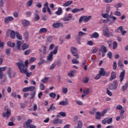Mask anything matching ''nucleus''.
<instances>
[{
    "instance_id": "obj_1",
    "label": "nucleus",
    "mask_w": 128,
    "mask_h": 128,
    "mask_svg": "<svg viewBox=\"0 0 128 128\" xmlns=\"http://www.w3.org/2000/svg\"><path fill=\"white\" fill-rule=\"evenodd\" d=\"M16 66H17L20 70L28 69V62L26 60L24 62V64L23 62H18L16 63Z\"/></svg>"
},
{
    "instance_id": "obj_2",
    "label": "nucleus",
    "mask_w": 128,
    "mask_h": 128,
    "mask_svg": "<svg viewBox=\"0 0 128 128\" xmlns=\"http://www.w3.org/2000/svg\"><path fill=\"white\" fill-rule=\"evenodd\" d=\"M58 46H56L53 51H51L49 54L47 58L48 60L52 62L54 58V54H58Z\"/></svg>"
},
{
    "instance_id": "obj_3",
    "label": "nucleus",
    "mask_w": 128,
    "mask_h": 128,
    "mask_svg": "<svg viewBox=\"0 0 128 128\" xmlns=\"http://www.w3.org/2000/svg\"><path fill=\"white\" fill-rule=\"evenodd\" d=\"M112 14L113 12L112 11L110 15L108 13H106L105 14H102V16L104 18H110V20H112V18L113 20H114L113 22H114V21L116 20V17L112 16Z\"/></svg>"
},
{
    "instance_id": "obj_4",
    "label": "nucleus",
    "mask_w": 128,
    "mask_h": 128,
    "mask_svg": "<svg viewBox=\"0 0 128 128\" xmlns=\"http://www.w3.org/2000/svg\"><path fill=\"white\" fill-rule=\"evenodd\" d=\"M108 112V110L105 109L101 113L100 112H96V120H101L102 116H104Z\"/></svg>"
},
{
    "instance_id": "obj_5",
    "label": "nucleus",
    "mask_w": 128,
    "mask_h": 128,
    "mask_svg": "<svg viewBox=\"0 0 128 128\" xmlns=\"http://www.w3.org/2000/svg\"><path fill=\"white\" fill-rule=\"evenodd\" d=\"M4 110H6V113H3L2 114V118H8L10 116V110L8 108V106H6L4 107Z\"/></svg>"
},
{
    "instance_id": "obj_6",
    "label": "nucleus",
    "mask_w": 128,
    "mask_h": 128,
    "mask_svg": "<svg viewBox=\"0 0 128 128\" xmlns=\"http://www.w3.org/2000/svg\"><path fill=\"white\" fill-rule=\"evenodd\" d=\"M103 34L104 36H106V38H110V28L106 25H104V26Z\"/></svg>"
},
{
    "instance_id": "obj_7",
    "label": "nucleus",
    "mask_w": 128,
    "mask_h": 128,
    "mask_svg": "<svg viewBox=\"0 0 128 128\" xmlns=\"http://www.w3.org/2000/svg\"><path fill=\"white\" fill-rule=\"evenodd\" d=\"M70 52L73 56L76 58H80V56L78 53V49L76 48L74 46L71 47Z\"/></svg>"
},
{
    "instance_id": "obj_8",
    "label": "nucleus",
    "mask_w": 128,
    "mask_h": 128,
    "mask_svg": "<svg viewBox=\"0 0 128 128\" xmlns=\"http://www.w3.org/2000/svg\"><path fill=\"white\" fill-rule=\"evenodd\" d=\"M32 122V120L29 119L26 122V126L28 128H36V126L34 124H30Z\"/></svg>"
},
{
    "instance_id": "obj_9",
    "label": "nucleus",
    "mask_w": 128,
    "mask_h": 128,
    "mask_svg": "<svg viewBox=\"0 0 128 128\" xmlns=\"http://www.w3.org/2000/svg\"><path fill=\"white\" fill-rule=\"evenodd\" d=\"M20 74H25L28 78H30L32 74V72H28V69H24L23 70H20Z\"/></svg>"
},
{
    "instance_id": "obj_10",
    "label": "nucleus",
    "mask_w": 128,
    "mask_h": 128,
    "mask_svg": "<svg viewBox=\"0 0 128 128\" xmlns=\"http://www.w3.org/2000/svg\"><path fill=\"white\" fill-rule=\"evenodd\" d=\"M124 76H126V70H124L122 72L119 76V78L120 80V82H122L124 80Z\"/></svg>"
},
{
    "instance_id": "obj_11",
    "label": "nucleus",
    "mask_w": 128,
    "mask_h": 128,
    "mask_svg": "<svg viewBox=\"0 0 128 128\" xmlns=\"http://www.w3.org/2000/svg\"><path fill=\"white\" fill-rule=\"evenodd\" d=\"M62 122H64L62 120H60L58 118L54 119L52 122L53 124H62Z\"/></svg>"
},
{
    "instance_id": "obj_12",
    "label": "nucleus",
    "mask_w": 128,
    "mask_h": 128,
    "mask_svg": "<svg viewBox=\"0 0 128 128\" xmlns=\"http://www.w3.org/2000/svg\"><path fill=\"white\" fill-rule=\"evenodd\" d=\"M14 20V17H12V16H9L6 17L4 18V22L5 24H8V22H12V20Z\"/></svg>"
},
{
    "instance_id": "obj_13",
    "label": "nucleus",
    "mask_w": 128,
    "mask_h": 128,
    "mask_svg": "<svg viewBox=\"0 0 128 128\" xmlns=\"http://www.w3.org/2000/svg\"><path fill=\"white\" fill-rule=\"evenodd\" d=\"M62 26H64V24H62V22H57L52 24L53 28H60Z\"/></svg>"
},
{
    "instance_id": "obj_14",
    "label": "nucleus",
    "mask_w": 128,
    "mask_h": 128,
    "mask_svg": "<svg viewBox=\"0 0 128 128\" xmlns=\"http://www.w3.org/2000/svg\"><path fill=\"white\" fill-rule=\"evenodd\" d=\"M116 72L113 71L111 73V76L109 80H116Z\"/></svg>"
},
{
    "instance_id": "obj_15",
    "label": "nucleus",
    "mask_w": 128,
    "mask_h": 128,
    "mask_svg": "<svg viewBox=\"0 0 128 128\" xmlns=\"http://www.w3.org/2000/svg\"><path fill=\"white\" fill-rule=\"evenodd\" d=\"M84 8H73L72 10V12L73 14H76V12H82V10H84Z\"/></svg>"
},
{
    "instance_id": "obj_16",
    "label": "nucleus",
    "mask_w": 128,
    "mask_h": 128,
    "mask_svg": "<svg viewBox=\"0 0 128 128\" xmlns=\"http://www.w3.org/2000/svg\"><path fill=\"white\" fill-rule=\"evenodd\" d=\"M72 18V14H68V16H66L64 18V22H70V20Z\"/></svg>"
},
{
    "instance_id": "obj_17",
    "label": "nucleus",
    "mask_w": 128,
    "mask_h": 128,
    "mask_svg": "<svg viewBox=\"0 0 128 128\" xmlns=\"http://www.w3.org/2000/svg\"><path fill=\"white\" fill-rule=\"evenodd\" d=\"M22 22L24 26H28L30 24V22L26 20H22Z\"/></svg>"
},
{
    "instance_id": "obj_18",
    "label": "nucleus",
    "mask_w": 128,
    "mask_h": 128,
    "mask_svg": "<svg viewBox=\"0 0 128 128\" xmlns=\"http://www.w3.org/2000/svg\"><path fill=\"white\" fill-rule=\"evenodd\" d=\"M91 38H100V34L97 32H94L90 36Z\"/></svg>"
},
{
    "instance_id": "obj_19",
    "label": "nucleus",
    "mask_w": 128,
    "mask_h": 128,
    "mask_svg": "<svg viewBox=\"0 0 128 128\" xmlns=\"http://www.w3.org/2000/svg\"><path fill=\"white\" fill-rule=\"evenodd\" d=\"M60 106H68V99H66V100L65 101H61L59 103Z\"/></svg>"
},
{
    "instance_id": "obj_20",
    "label": "nucleus",
    "mask_w": 128,
    "mask_h": 128,
    "mask_svg": "<svg viewBox=\"0 0 128 128\" xmlns=\"http://www.w3.org/2000/svg\"><path fill=\"white\" fill-rule=\"evenodd\" d=\"M48 32V29L46 28H42L39 30L38 34H46Z\"/></svg>"
},
{
    "instance_id": "obj_21",
    "label": "nucleus",
    "mask_w": 128,
    "mask_h": 128,
    "mask_svg": "<svg viewBox=\"0 0 128 128\" xmlns=\"http://www.w3.org/2000/svg\"><path fill=\"white\" fill-rule=\"evenodd\" d=\"M99 74L101 76H106V71L104 70V68H101L99 71Z\"/></svg>"
},
{
    "instance_id": "obj_22",
    "label": "nucleus",
    "mask_w": 128,
    "mask_h": 128,
    "mask_svg": "<svg viewBox=\"0 0 128 128\" xmlns=\"http://www.w3.org/2000/svg\"><path fill=\"white\" fill-rule=\"evenodd\" d=\"M16 33L14 30H11L10 32V37L12 40L16 38Z\"/></svg>"
},
{
    "instance_id": "obj_23",
    "label": "nucleus",
    "mask_w": 128,
    "mask_h": 128,
    "mask_svg": "<svg viewBox=\"0 0 128 128\" xmlns=\"http://www.w3.org/2000/svg\"><path fill=\"white\" fill-rule=\"evenodd\" d=\"M7 45L10 48H14V46H16V43L12 42V41H8L7 43Z\"/></svg>"
},
{
    "instance_id": "obj_24",
    "label": "nucleus",
    "mask_w": 128,
    "mask_h": 128,
    "mask_svg": "<svg viewBox=\"0 0 128 128\" xmlns=\"http://www.w3.org/2000/svg\"><path fill=\"white\" fill-rule=\"evenodd\" d=\"M62 14V8L59 7L58 10L56 12V14H57V16H60Z\"/></svg>"
},
{
    "instance_id": "obj_25",
    "label": "nucleus",
    "mask_w": 128,
    "mask_h": 128,
    "mask_svg": "<svg viewBox=\"0 0 128 128\" xmlns=\"http://www.w3.org/2000/svg\"><path fill=\"white\" fill-rule=\"evenodd\" d=\"M30 48V45L26 43H24L22 45V50H28Z\"/></svg>"
},
{
    "instance_id": "obj_26",
    "label": "nucleus",
    "mask_w": 128,
    "mask_h": 128,
    "mask_svg": "<svg viewBox=\"0 0 128 128\" xmlns=\"http://www.w3.org/2000/svg\"><path fill=\"white\" fill-rule=\"evenodd\" d=\"M60 116H66V114L62 112H60L57 115V118H60Z\"/></svg>"
},
{
    "instance_id": "obj_27",
    "label": "nucleus",
    "mask_w": 128,
    "mask_h": 128,
    "mask_svg": "<svg viewBox=\"0 0 128 128\" xmlns=\"http://www.w3.org/2000/svg\"><path fill=\"white\" fill-rule=\"evenodd\" d=\"M72 4V1L69 0L63 4V6L66 7L68 6H70V4Z\"/></svg>"
},
{
    "instance_id": "obj_28",
    "label": "nucleus",
    "mask_w": 128,
    "mask_h": 128,
    "mask_svg": "<svg viewBox=\"0 0 128 128\" xmlns=\"http://www.w3.org/2000/svg\"><path fill=\"white\" fill-rule=\"evenodd\" d=\"M114 90H118V80H114Z\"/></svg>"
},
{
    "instance_id": "obj_29",
    "label": "nucleus",
    "mask_w": 128,
    "mask_h": 128,
    "mask_svg": "<svg viewBox=\"0 0 128 128\" xmlns=\"http://www.w3.org/2000/svg\"><path fill=\"white\" fill-rule=\"evenodd\" d=\"M22 42L18 41V40L17 41V42H16V48H17V50H20V46H22Z\"/></svg>"
},
{
    "instance_id": "obj_30",
    "label": "nucleus",
    "mask_w": 128,
    "mask_h": 128,
    "mask_svg": "<svg viewBox=\"0 0 128 128\" xmlns=\"http://www.w3.org/2000/svg\"><path fill=\"white\" fill-rule=\"evenodd\" d=\"M8 76L10 78H12V68H8Z\"/></svg>"
},
{
    "instance_id": "obj_31",
    "label": "nucleus",
    "mask_w": 128,
    "mask_h": 128,
    "mask_svg": "<svg viewBox=\"0 0 128 128\" xmlns=\"http://www.w3.org/2000/svg\"><path fill=\"white\" fill-rule=\"evenodd\" d=\"M90 18H92V16H84V22H88Z\"/></svg>"
},
{
    "instance_id": "obj_32",
    "label": "nucleus",
    "mask_w": 128,
    "mask_h": 128,
    "mask_svg": "<svg viewBox=\"0 0 128 128\" xmlns=\"http://www.w3.org/2000/svg\"><path fill=\"white\" fill-rule=\"evenodd\" d=\"M16 36L18 40H22V36H20L18 32L16 31Z\"/></svg>"
},
{
    "instance_id": "obj_33",
    "label": "nucleus",
    "mask_w": 128,
    "mask_h": 128,
    "mask_svg": "<svg viewBox=\"0 0 128 128\" xmlns=\"http://www.w3.org/2000/svg\"><path fill=\"white\" fill-rule=\"evenodd\" d=\"M74 74H76V70H70V72L68 74V76H74Z\"/></svg>"
},
{
    "instance_id": "obj_34",
    "label": "nucleus",
    "mask_w": 128,
    "mask_h": 128,
    "mask_svg": "<svg viewBox=\"0 0 128 128\" xmlns=\"http://www.w3.org/2000/svg\"><path fill=\"white\" fill-rule=\"evenodd\" d=\"M100 52H108L106 47L104 46H102Z\"/></svg>"
},
{
    "instance_id": "obj_35",
    "label": "nucleus",
    "mask_w": 128,
    "mask_h": 128,
    "mask_svg": "<svg viewBox=\"0 0 128 128\" xmlns=\"http://www.w3.org/2000/svg\"><path fill=\"white\" fill-rule=\"evenodd\" d=\"M122 2L117 4L114 6V7L116 8V10H118V8H122Z\"/></svg>"
},
{
    "instance_id": "obj_36",
    "label": "nucleus",
    "mask_w": 128,
    "mask_h": 128,
    "mask_svg": "<svg viewBox=\"0 0 128 128\" xmlns=\"http://www.w3.org/2000/svg\"><path fill=\"white\" fill-rule=\"evenodd\" d=\"M46 62V60L42 59V58H40V62L38 63V66H42Z\"/></svg>"
},
{
    "instance_id": "obj_37",
    "label": "nucleus",
    "mask_w": 128,
    "mask_h": 128,
    "mask_svg": "<svg viewBox=\"0 0 128 128\" xmlns=\"http://www.w3.org/2000/svg\"><path fill=\"white\" fill-rule=\"evenodd\" d=\"M36 90L34 91V92H32L30 94V100H32V98H34V96H36Z\"/></svg>"
},
{
    "instance_id": "obj_38",
    "label": "nucleus",
    "mask_w": 128,
    "mask_h": 128,
    "mask_svg": "<svg viewBox=\"0 0 128 128\" xmlns=\"http://www.w3.org/2000/svg\"><path fill=\"white\" fill-rule=\"evenodd\" d=\"M32 0H29L26 3V6H27V8H30V6H32Z\"/></svg>"
},
{
    "instance_id": "obj_39",
    "label": "nucleus",
    "mask_w": 128,
    "mask_h": 128,
    "mask_svg": "<svg viewBox=\"0 0 128 128\" xmlns=\"http://www.w3.org/2000/svg\"><path fill=\"white\" fill-rule=\"evenodd\" d=\"M82 38V37H80V36H76V40L78 42V44H80L81 42H80V40Z\"/></svg>"
},
{
    "instance_id": "obj_40",
    "label": "nucleus",
    "mask_w": 128,
    "mask_h": 128,
    "mask_svg": "<svg viewBox=\"0 0 128 128\" xmlns=\"http://www.w3.org/2000/svg\"><path fill=\"white\" fill-rule=\"evenodd\" d=\"M49 96L50 98H54L56 96V94L54 92H52L49 94Z\"/></svg>"
},
{
    "instance_id": "obj_41",
    "label": "nucleus",
    "mask_w": 128,
    "mask_h": 128,
    "mask_svg": "<svg viewBox=\"0 0 128 128\" xmlns=\"http://www.w3.org/2000/svg\"><path fill=\"white\" fill-rule=\"evenodd\" d=\"M83 94L85 96H88V94H90V88H87L85 90H84L83 91Z\"/></svg>"
},
{
    "instance_id": "obj_42",
    "label": "nucleus",
    "mask_w": 128,
    "mask_h": 128,
    "mask_svg": "<svg viewBox=\"0 0 128 128\" xmlns=\"http://www.w3.org/2000/svg\"><path fill=\"white\" fill-rule=\"evenodd\" d=\"M34 20L35 22H38V20H40V16L38 14V13H35Z\"/></svg>"
},
{
    "instance_id": "obj_43",
    "label": "nucleus",
    "mask_w": 128,
    "mask_h": 128,
    "mask_svg": "<svg viewBox=\"0 0 128 128\" xmlns=\"http://www.w3.org/2000/svg\"><path fill=\"white\" fill-rule=\"evenodd\" d=\"M77 128H82V120H80L78 122Z\"/></svg>"
},
{
    "instance_id": "obj_44",
    "label": "nucleus",
    "mask_w": 128,
    "mask_h": 128,
    "mask_svg": "<svg viewBox=\"0 0 128 128\" xmlns=\"http://www.w3.org/2000/svg\"><path fill=\"white\" fill-rule=\"evenodd\" d=\"M88 80H90L88 77H86L83 78L82 82L83 84H86L87 82H88Z\"/></svg>"
},
{
    "instance_id": "obj_45",
    "label": "nucleus",
    "mask_w": 128,
    "mask_h": 128,
    "mask_svg": "<svg viewBox=\"0 0 128 128\" xmlns=\"http://www.w3.org/2000/svg\"><path fill=\"white\" fill-rule=\"evenodd\" d=\"M118 48V42L116 41H114L113 42L112 50H116Z\"/></svg>"
},
{
    "instance_id": "obj_46",
    "label": "nucleus",
    "mask_w": 128,
    "mask_h": 128,
    "mask_svg": "<svg viewBox=\"0 0 128 128\" xmlns=\"http://www.w3.org/2000/svg\"><path fill=\"white\" fill-rule=\"evenodd\" d=\"M114 16H122V13L118 11H115L114 12Z\"/></svg>"
},
{
    "instance_id": "obj_47",
    "label": "nucleus",
    "mask_w": 128,
    "mask_h": 128,
    "mask_svg": "<svg viewBox=\"0 0 128 128\" xmlns=\"http://www.w3.org/2000/svg\"><path fill=\"white\" fill-rule=\"evenodd\" d=\"M108 89L110 90H114V84H111L109 85Z\"/></svg>"
},
{
    "instance_id": "obj_48",
    "label": "nucleus",
    "mask_w": 128,
    "mask_h": 128,
    "mask_svg": "<svg viewBox=\"0 0 128 128\" xmlns=\"http://www.w3.org/2000/svg\"><path fill=\"white\" fill-rule=\"evenodd\" d=\"M106 93L110 96H112V92H110V90L108 88H106Z\"/></svg>"
},
{
    "instance_id": "obj_49",
    "label": "nucleus",
    "mask_w": 128,
    "mask_h": 128,
    "mask_svg": "<svg viewBox=\"0 0 128 128\" xmlns=\"http://www.w3.org/2000/svg\"><path fill=\"white\" fill-rule=\"evenodd\" d=\"M72 62L74 64H80V62L78 60H76V58H74L73 60H72Z\"/></svg>"
},
{
    "instance_id": "obj_50",
    "label": "nucleus",
    "mask_w": 128,
    "mask_h": 128,
    "mask_svg": "<svg viewBox=\"0 0 128 128\" xmlns=\"http://www.w3.org/2000/svg\"><path fill=\"white\" fill-rule=\"evenodd\" d=\"M52 36H48L46 40L47 42H52Z\"/></svg>"
},
{
    "instance_id": "obj_51",
    "label": "nucleus",
    "mask_w": 128,
    "mask_h": 128,
    "mask_svg": "<svg viewBox=\"0 0 128 128\" xmlns=\"http://www.w3.org/2000/svg\"><path fill=\"white\" fill-rule=\"evenodd\" d=\"M48 77H45L44 79L42 80V82L44 84H46L48 82Z\"/></svg>"
},
{
    "instance_id": "obj_52",
    "label": "nucleus",
    "mask_w": 128,
    "mask_h": 128,
    "mask_svg": "<svg viewBox=\"0 0 128 128\" xmlns=\"http://www.w3.org/2000/svg\"><path fill=\"white\" fill-rule=\"evenodd\" d=\"M29 92H34L36 90V87L34 86H30L28 87Z\"/></svg>"
},
{
    "instance_id": "obj_53",
    "label": "nucleus",
    "mask_w": 128,
    "mask_h": 128,
    "mask_svg": "<svg viewBox=\"0 0 128 128\" xmlns=\"http://www.w3.org/2000/svg\"><path fill=\"white\" fill-rule=\"evenodd\" d=\"M110 6H108L106 8V14H110Z\"/></svg>"
},
{
    "instance_id": "obj_54",
    "label": "nucleus",
    "mask_w": 128,
    "mask_h": 128,
    "mask_svg": "<svg viewBox=\"0 0 128 128\" xmlns=\"http://www.w3.org/2000/svg\"><path fill=\"white\" fill-rule=\"evenodd\" d=\"M107 56H108V58H110V60H112V53L110 52H109L108 53Z\"/></svg>"
},
{
    "instance_id": "obj_55",
    "label": "nucleus",
    "mask_w": 128,
    "mask_h": 128,
    "mask_svg": "<svg viewBox=\"0 0 128 128\" xmlns=\"http://www.w3.org/2000/svg\"><path fill=\"white\" fill-rule=\"evenodd\" d=\"M116 110H122V106L120 104H118L116 107Z\"/></svg>"
},
{
    "instance_id": "obj_56",
    "label": "nucleus",
    "mask_w": 128,
    "mask_h": 128,
    "mask_svg": "<svg viewBox=\"0 0 128 128\" xmlns=\"http://www.w3.org/2000/svg\"><path fill=\"white\" fill-rule=\"evenodd\" d=\"M31 50H26L24 52V54L25 56H28V54H30V53Z\"/></svg>"
},
{
    "instance_id": "obj_57",
    "label": "nucleus",
    "mask_w": 128,
    "mask_h": 128,
    "mask_svg": "<svg viewBox=\"0 0 128 128\" xmlns=\"http://www.w3.org/2000/svg\"><path fill=\"white\" fill-rule=\"evenodd\" d=\"M32 11H27L26 13V14L28 16V18H30V16H32Z\"/></svg>"
},
{
    "instance_id": "obj_58",
    "label": "nucleus",
    "mask_w": 128,
    "mask_h": 128,
    "mask_svg": "<svg viewBox=\"0 0 128 128\" xmlns=\"http://www.w3.org/2000/svg\"><path fill=\"white\" fill-rule=\"evenodd\" d=\"M108 118H105L104 120H102V124H106L108 122Z\"/></svg>"
},
{
    "instance_id": "obj_59",
    "label": "nucleus",
    "mask_w": 128,
    "mask_h": 128,
    "mask_svg": "<svg viewBox=\"0 0 128 128\" xmlns=\"http://www.w3.org/2000/svg\"><path fill=\"white\" fill-rule=\"evenodd\" d=\"M40 90H44V85L42 83L40 84Z\"/></svg>"
},
{
    "instance_id": "obj_60",
    "label": "nucleus",
    "mask_w": 128,
    "mask_h": 128,
    "mask_svg": "<svg viewBox=\"0 0 128 128\" xmlns=\"http://www.w3.org/2000/svg\"><path fill=\"white\" fill-rule=\"evenodd\" d=\"M63 94H67L68 93V88H63L62 90Z\"/></svg>"
},
{
    "instance_id": "obj_61",
    "label": "nucleus",
    "mask_w": 128,
    "mask_h": 128,
    "mask_svg": "<svg viewBox=\"0 0 128 128\" xmlns=\"http://www.w3.org/2000/svg\"><path fill=\"white\" fill-rule=\"evenodd\" d=\"M76 102L77 104H78V106H84V104L82 102L76 100Z\"/></svg>"
},
{
    "instance_id": "obj_62",
    "label": "nucleus",
    "mask_w": 128,
    "mask_h": 128,
    "mask_svg": "<svg viewBox=\"0 0 128 128\" xmlns=\"http://www.w3.org/2000/svg\"><path fill=\"white\" fill-rule=\"evenodd\" d=\"M112 118H110V119H108L107 120V124H112Z\"/></svg>"
},
{
    "instance_id": "obj_63",
    "label": "nucleus",
    "mask_w": 128,
    "mask_h": 128,
    "mask_svg": "<svg viewBox=\"0 0 128 128\" xmlns=\"http://www.w3.org/2000/svg\"><path fill=\"white\" fill-rule=\"evenodd\" d=\"M113 70H116V62H114L113 63Z\"/></svg>"
},
{
    "instance_id": "obj_64",
    "label": "nucleus",
    "mask_w": 128,
    "mask_h": 128,
    "mask_svg": "<svg viewBox=\"0 0 128 128\" xmlns=\"http://www.w3.org/2000/svg\"><path fill=\"white\" fill-rule=\"evenodd\" d=\"M87 44H88V46H94V42H92V40H89V41H88V42H87Z\"/></svg>"
}]
</instances>
